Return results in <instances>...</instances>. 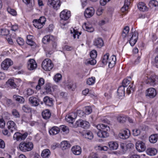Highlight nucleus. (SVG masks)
Wrapping results in <instances>:
<instances>
[{"instance_id": "obj_48", "label": "nucleus", "mask_w": 158, "mask_h": 158, "mask_svg": "<svg viewBox=\"0 0 158 158\" xmlns=\"http://www.w3.org/2000/svg\"><path fill=\"white\" fill-rule=\"evenodd\" d=\"M9 34V31L6 29H1L0 31V35H7Z\"/></svg>"}, {"instance_id": "obj_29", "label": "nucleus", "mask_w": 158, "mask_h": 158, "mask_svg": "<svg viewBox=\"0 0 158 158\" xmlns=\"http://www.w3.org/2000/svg\"><path fill=\"white\" fill-rule=\"evenodd\" d=\"M60 131V129L57 127H53L49 131L50 135H54L57 134Z\"/></svg>"}, {"instance_id": "obj_32", "label": "nucleus", "mask_w": 158, "mask_h": 158, "mask_svg": "<svg viewBox=\"0 0 158 158\" xmlns=\"http://www.w3.org/2000/svg\"><path fill=\"white\" fill-rule=\"evenodd\" d=\"M53 38L52 35H48L44 36L42 39V41L44 44H47Z\"/></svg>"}, {"instance_id": "obj_33", "label": "nucleus", "mask_w": 158, "mask_h": 158, "mask_svg": "<svg viewBox=\"0 0 158 158\" xmlns=\"http://www.w3.org/2000/svg\"><path fill=\"white\" fill-rule=\"evenodd\" d=\"M146 152L148 155L153 156L156 155L157 154V151L156 149L154 148H151L148 149Z\"/></svg>"}, {"instance_id": "obj_31", "label": "nucleus", "mask_w": 158, "mask_h": 158, "mask_svg": "<svg viewBox=\"0 0 158 158\" xmlns=\"http://www.w3.org/2000/svg\"><path fill=\"white\" fill-rule=\"evenodd\" d=\"M60 147L62 150H64L70 148L71 145L68 141H64L61 142Z\"/></svg>"}, {"instance_id": "obj_50", "label": "nucleus", "mask_w": 158, "mask_h": 158, "mask_svg": "<svg viewBox=\"0 0 158 158\" xmlns=\"http://www.w3.org/2000/svg\"><path fill=\"white\" fill-rule=\"evenodd\" d=\"M62 78V75L60 73L56 74L54 76V80L56 82H59Z\"/></svg>"}, {"instance_id": "obj_63", "label": "nucleus", "mask_w": 158, "mask_h": 158, "mask_svg": "<svg viewBox=\"0 0 158 158\" xmlns=\"http://www.w3.org/2000/svg\"><path fill=\"white\" fill-rule=\"evenodd\" d=\"M17 42L20 45H22L24 44V41L21 38H19L17 40Z\"/></svg>"}, {"instance_id": "obj_46", "label": "nucleus", "mask_w": 158, "mask_h": 158, "mask_svg": "<svg viewBox=\"0 0 158 158\" xmlns=\"http://www.w3.org/2000/svg\"><path fill=\"white\" fill-rule=\"evenodd\" d=\"M95 78L94 77H92L88 78L87 81V84L89 85L94 84L95 82Z\"/></svg>"}, {"instance_id": "obj_41", "label": "nucleus", "mask_w": 158, "mask_h": 158, "mask_svg": "<svg viewBox=\"0 0 158 158\" xmlns=\"http://www.w3.org/2000/svg\"><path fill=\"white\" fill-rule=\"evenodd\" d=\"M6 84L12 88L15 89L16 87V85L14 82V80L12 79H9L6 82Z\"/></svg>"}, {"instance_id": "obj_25", "label": "nucleus", "mask_w": 158, "mask_h": 158, "mask_svg": "<svg viewBox=\"0 0 158 158\" xmlns=\"http://www.w3.org/2000/svg\"><path fill=\"white\" fill-rule=\"evenodd\" d=\"M130 4V0H125L124 5L121 9V11L123 13L127 11Z\"/></svg>"}, {"instance_id": "obj_64", "label": "nucleus", "mask_w": 158, "mask_h": 158, "mask_svg": "<svg viewBox=\"0 0 158 158\" xmlns=\"http://www.w3.org/2000/svg\"><path fill=\"white\" fill-rule=\"evenodd\" d=\"M5 125V122L3 119H0V127L3 128Z\"/></svg>"}, {"instance_id": "obj_2", "label": "nucleus", "mask_w": 158, "mask_h": 158, "mask_svg": "<svg viewBox=\"0 0 158 158\" xmlns=\"http://www.w3.org/2000/svg\"><path fill=\"white\" fill-rule=\"evenodd\" d=\"M109 54L106 53L102 57V62L104 65L108 63V66L110 68H112L115 65L116 60V57L114 55H112L110 58Z\"/></svg>"}, {"instance_id": "obj_17", "label": "nucleus", "mask_w": 158, "mask_h": 158, "mask_svg": "<svg viewBox=\"0 0 158 158\" xmlns=\"http://www.w3.org/2000/svg\"><path fill=\"white\" fill-rule=\"evenodd\" d=\"M8 128L11 132L13 133V131H16L17 126L14 122L12 121H9L7 123Z\"/></svg>"}, {"instance_id": "obj_27", "label": "nucleus", "mask_w": 158, "mask_h": 158, "mask_svg": "<svg viewBox=\"0 0 158 158\" xmlns=\"http://www.w3.org/2000/svg\"><path fill=\"white\" fill-rule=\"evenodd\" d=\"M108 145L111 150H116L118 147V144L116 142L111 141L108 143Z\"/></svg>"}, {"instance_id": "obj_20", "label": "nucleus", "mask_w": 158, "mask_h": 158, "mask_svg": "<svg viewBox=\"0 0 158 158\" xmlns=\"http://www.w3.org/2000/svg\"><path fill=\"white\" fill-rule=\"evenodd\" d=\"M77 117V114L75 113H71L67 116L65 118L66 121L69 123H72L73 120Z\"/></svg>"}, {"instance_id": "obj_5", "label": "nucleus", "mask_w": 158, "mask_h": 158, "mask_svg": "<svg viewBox=\"0 0 158 158\" xmlns=\"http://www.w3.org/2000/svg\"><path fill=\"white\" fill-rule=\"evenodd\" d=\"M46 19L44 16L41 17L39 19H34L33 21V25L38 29H41L45 24Z\"/></svg>"}, {"instance_id": "obj_51", "label": "nucleus", "mask_w": 158, "mask_h": 158, "mask_svg": "<svg viewBox=\"0 0 158 158\" xmlns=\"http://www.w3.org/2000/svg\"><path fill=\"white\" fill-rule=\"evenodd\" d=\"M85 137L89 139H92L94 137L92 133L89 131L87 132L86 134L85 135Z\"/></svg>"}, {"instance_id": "obj_60", "label": "nucleus", "mask_w": 158, "mask_h": 158, "mask_svg": "<svg viewBox=\"0 0 158 158\" xmlns=\"http://www.w3.org/2000/svg\"><path fill=\"white\" fill-rule=\"evenodd\" d=\"M103 10L104 9L102 7H99L96 11L97 15L98 16L101 15L102 14Z\"/></svg>"}, {"instance_id": "obj_19", "label": "nucleus", "mask_w": 158, "mask_h": 158, "mask_svg": "<svg viewBox=\"0 0 158 158\" xmlns=\"http://www.w3.org/2000/svg\"><path fill=\"white\" fill-rule=\"evenodd\" d=\"M29 103L33 106H36L39 104V99L34 97H30L29 99Z\"/></svg>"}, {"instance_id": "obj_11", "label": "nucleus", "mask_w": 158, "mask_h": 158, "mask_svg": "<svg viewBox=\"0 0 158 158\" xmlns=\"http://www.w3.org/2000/svg\"><path fill=\"white\" fill-rule=\"evenodd\" d=\"M94 12L95 10L94 8L92 7H88L85 11L84 16L85 18H89L94 15Z\"/></svg>"}, {"instance_id": "obj_40", "label": "nucleus", "mask_w": 158, "mask_h": 158, "mask_svg": "<svg viewBox=\"0 0 158 158\" xmlns=\"http://www.w3.org/2000/svg\"><path fill=\"white\" fill-rule=\"evenodd\" d=\"M117 118L118 121L121 123H125L127 120V117L123 115H118L117 117Z\"/></svg>"}, {"instance_id": "obj_30", "label": "nucleus", "mask_w": 158, "mask_h": 158, "mask_svg": "<svg viewBox=\"0 0 158 158\" xmlns=\"http://www.w3.org/2000/svg\"><path fill=\"white\" fill-rule=\"evenodd\" d=\"M50 155V152L48 149L44 150L41 154V156L43 158H48Z\"/></svg>"}, {"instance_id": "obj_61", "label": "nucleus", "mask_w": 158, "mask_h": 158, "mask_svg": "<svg viewBox=\"0 0 158 158\" xmlns=\"http://www.w3.org/2000/svg\"><path fill=\"white\" fill-rule=\"evenodd\" d=\"M12 114L15 118H19L20 117V114L19 112L16 110H13L12 111Z\"/></svg>"}, {"instance_id": "obj_13", "label": "nucleus", "mask_w": 158, "mask_h": 158, "mask_svg": "<svg viewBox=\"0 0 158 158\" xmlns=\"http://www.w3.org/2000/svg\"><path fill=\"white\" fill-rule=\"evenodd\" d=\"M130 135L129 130L127 129L121 131L119 133L118 136L122 139H126L128 138Z\"/></svg>"}, {"instance_id": "obj_28", "label": "nucleus", "mask_w": 158, "mask_h": 158, "mask_svg": "<svg viewBox=\"0 0 158 158\" xmlns=\"http://www.w3.org/2000/svg\"><path fill=\"white\" fill-rule=\"evenodd\" d=\"M56 46L57 44L56 43L54 42L52 43V47L50 46L48 50H47L48 54H47V56H49L51 54L53 53L56 49Z\"/></svg>"}, {"instance_id": "obj_45", "label": "nucleus", "mask_w": 158, "mask_h": 158, "mask_svg": "<svg viewBox=\"0 0 158 158\" xmlns=\"http://www.w3.org/2000/svg\"><path fill=\"white\" fill-rule=\"evenodd\" d=\"M131 78L130 77H128L127 78L124 79L123 81L122 86L124 87H127L129 84L131 83Z\"/></svg>"}, {"instance_id": "obj_35", "label": "nucleus", "mask_w": 158, "mask_h": 158, "mask_svg": "<svg viewBox=\"0 0 158 158\" xmlns=\"http://www.w3.org/2000/svg\"><path fill=\"white\" fill-rule=\"evenodd\" d=\"M70 33L73 35L74 39L76 37L78 38L79 35L81 34V32H78L77 30H75L73 28H71Z\"/></svg>"}, {"instance_id": "obj_1", "label": "nucleus", "mask_w": 158, "mask_h": 158, "mask_svg": "<svg viewBox=\"0 0 158 158\" xmlns=\"http://www.w3.org/2000/svg\"><path fill=\"white\" fill-rule=\"evenodd\" d=\"M96 127L99 130L97 133L98 137L100 138H106L108 136L109 134L107 131L109 130L110 127L107 125L103 124H98L96 126Z\"/></svg>"}, {"instance_id": "obj_14", "label": "nucleus", "mask_w": 158, "mask_h": 158, "mask_svg": "<svg viewBox=\"0 0 158 158\" xmlns=\"http://www.w3.org/2000/svg\"><path fill=\"white\" fill-rule=\"evenodd\" d=\"M137 150L139 152L144 151L146 149V146L144 143L141 141H137L135 145Z\"/></svg>"}, {"instance_id": "obj_4", "label": "nucleus", "mask_w": 158, "mask_h": 158, "mask_svg": "<svg viewBox=\"0 0 158 158\" xmlns=\"http://www.w3.org/2000/svg\"><path fill=\"white\" fill-rule=\"evenodd\" d=\"M33 143L31 142H22L19 145V150L23 152H29L32 150L33 148Z\"/></svg>"}, {"instance_id": "obj_44", "label": "nucleus", "mask_w": 158, "mask_h": 158, "mask_svg": "<svg viewBox=\"0 0 158 158\" xmlns=\"http://www.w3.org/2000/svg\"><path fill=\"white\" fill-rule=\"evenodd\" d=\"M59 129L63 131V134H67L69 132V127L65 125H61Z\"/></svg>"}, {"instance_id": "obj_18", "label": "nucleus", "mask_w": 158, "mask_h": 158, "mask_svg": "<svg viewBox=\"0 0 158 158\" xmlns=\"http://www.w3.org/2000/svg\"><path fill=\"white\" fill-rule=\"evenodd\" d=\"M94 45L98 48H101L104 44L103 41L101 38L95 39L93 41Z\"/></svg>"}, {"instance_id": "obj_7", "label": "nucleus", "mask_w": 158, "mask_h": 158, "mask_svg": "<svg viewBox=\"0 0 158 158\" xmlns=\"http://www.w3.org/2000/svg\"><path fill=\"white\" fill-rule=\"evenodd\" d=\"M90 126L89 123L86 121L80 119L76 121L75 123L74 127H80L84 129L89 128Z\"/></svg>"}, {"instance_id": "obj_49", "label": "nucleus", "mask_w": 158, "mask_h": 158, "mask_svg": "<svg viewBox=\"0 0 158 158\" xmlns=\"http://www.w3.org/2000/svg\"><path fill=\"white\" fill-rule=\"evenodd\" d=\"M22 110L26 113H29L31 111V108L28 105H25L22 107Z\"/></svg>"}, {"instance_id": "obj_42", "label": "nucleus", "mask_w": 158, "mask_h": 158, "mask_svg": "<svg viewBox=\"0 0 158 158\" xmlns=\"http://www.w3.org/2000/svg\"><path fill=\"white\" fill-rule=\"evenodd\" d=\"M13 98L16 101L20 103H23L24 102V99L22 97L14 95L13 96Z\"/></svg>"}, {"instance_id": "obj_52", "label": "nucleus", "mask_w": 158, "mask_h": 158, "mask_svg": "<svg viewBox=\"0 0 158 158\" xmlns=\"http://www.w3.org/2000/svg\"><path fill=\"white\" fill-rule=\"evenodd\" d=\"M45 90L47 94H50L52 92V89L50 84H47L44 87Z\"/></svg>"}, {"instance_id": "obj_22", "label": "nucleus", "mask_w": 158, "mask_h": 158, "mask_svg": "<svg viewBox=\"0 0 158 158\" xmlns=\"http://www.w3.org/2000/svg\"><path fill=\"white\" fill-rule=\"evenodd\" d=\"M148 5L151 9L155 10L158 8V2L156 0H151L149 1Z\"/></svg>"}, {"instance_id": "obj_39", "label": "nucleus", "mask_w": 158, "mask_h": 158, "mask_svg": "<svg viewBox=\"0 0 158 158\" xmlns=\"http://www.w3.org/2000/svg\"><path fill=\"white\" fill-rule=\"evenodd\" d=\"M42 116L45 119H47L49 118L51 116V113L49 110H44L42 113Z\"/></svg>"}, {"instance_id": "obj_9", "label": "nucleus", "mask_w": 158, "mask_h": 158, "mask_svg": "<svg viewBox=\"0 0 158 158\" xmlns=\"http://www.w3.org/2000/svg\"><path fill=\"white\" fill-rule=\"evenodd\" d=\"M13 64V62L10 59L7 58L2 62L1 66L3 70H7Z\"/></svg>"}, {"instance_id": "obj_36", "label": "nucleus", "mask_w": 158, "mask_h": 158, "mask_svg": "<svg viewBox=\"0 0 158 158\" xmlns=\"http://www.w3.org/2000/svg\"><path fill=\"white\" fill-rule=\"evenodd\" d=\"M117 93L118 96L119 97L125 95L124 87L122 85L120 86L118 88Z\"/></svg>"}, {"instance_id": "obj_38", "label": "nucleus", "mask_w": 158, "mask_h": 158, "mask_svg": "<svg viewBox=\"0 0 158 158\" xmlns=\"http://www.w3.org/2000/svg\"><path fill=\"white\" fill-rule=\"evenodd\" d=\"M158 139V135L154 134L151 135L149 138L150 142L152 143H156Z\"/></svg>"}, {"instance_id": "obj_53", "label": "nucleus", "mask_w": 158, "mask_h": 158, "mask_svg": "<svg viewBox=\"0 0 158 158\" xmlns=\"http://www.w3.org/2000/svg\"><path fill=\"white\" fill-rule=\"evenodd\" d=\"M134 91L133 83H131L127 89V93L128 94L133 92Z\"/></svg>"}, {"instance_id": "obj_24", "label": "nucleus", "mask_w": 158, "mask_h": 158, "mask_svg": "<svg viewBox=\"0 0 158 158\" xmlns=\"http://www.w3.org/2000/svg\"><path fill=\"white\" fill-rule=\"evenodd\" d=\"M72 151L73 154L75 155H79L81 152V148L78 146L73 147L72 148Z\"/></svg>"}, {"instance_id": "obj_12", "label": "nucleus", "mask_w": 158, "mask_h": 158, "mask_svg": "<svg viewBox=\"0 0 158 158\" xmlns=\"http://www.w3.org/2000/svg\"><path fill=\"white\" fill-rule=\"evenodd\" d=\"M156 91L154 88H150L146 90V96L150 98H153L156 96Z\"/></svg>"}, {"instance_id": "obj_10", "label": "nucleus", "mask_w": 158, "mask_h": 158, "mask_svg": "<svg viewBox=\"0 0 158 158\" xmlns=\"http://www.w3.org/2000/svg\"><path fill=\"white\" fill-rule=\"evenodd\" d=\"M48 4L56 9L59 8L60 6L59 0H48Z\"/></svg>"}, {"instance_id": "obj_23", "label": "nucleus", "mask_w": 158, "mask_h": 158, "mask_svg": "<svg viewBox=\"0 0 158 158\" xmlns=\"http://www.w3.org/2000/svg\"><path fill=\"white\" fill-rule=\"evenodd\" d=\"M43 101L46 105L52 106L53 105L52 99L48 96H46L44 98Z\"/></svg>"}, {"instance_id": "obj_34", "label": "nucleus", "mask_w": 158, "mask_h": 158, "mask_svg": "<svg viewBox=\"0 0 158 158\" xmlns=\"http://www.w3.org/2000/svg\"><path fill=\"white\" fill-rule=\"evenodd\" d=\"M27 43L31 46H32L35 44V42L33 41V36L32 35H28L27 37Z\"/></svg>"}, {"instance_id": "obj_26", "label": "nucleus", "mask_w": 158, "mask_h": 158, "mask_svg": "<svg viewBox=\"0 0 158 158\" xmlns=\"http://www.w3.org/2000/svg\"><path fill=\"white\" fill-rule=\"evenodd\" d=\"M82 27L84 30L90 32H92L94 31V29L91 25L88 23H85L82 26Z\"/></svg>"}, {"instance_id": "obj_3", "label": "nucleus", "mask_w": 158, "mask_h": 158, "mask_svg": "<svg viewBox=\"0 0 158 158\" xmlns=\"http://www.w3.org/2000/svg\"><path fill=\"white\" fill-rule=\"evenodd\" d=\"M71 16V12L67 10H64L62 11L60 14V26L61 28L64 29L67 27V23H63V21L67 20Z\"/></svg>"}, {"instance_id": "obj_62", "label": "nucleus", "mask_w": 158, "mask_h": 158, "mask_svg": "<svg viewBox=\"0 0 158 158\" xmlns=\"http://www.w3.org/2000/svg\"><path fill=\"white\" fill-rule=\"evenodd\" d=\"M77 116H79V117H82L85 114L83 111L81 110H78L77 112V113H76Z\"/></svg>"}, {"instance_id": "obj_37", "label": "nucleus", "mask_w": 158, "mask_h": 158, "mask_svg": "<svg viewBox=\"0 0 158 158\" xmlns=\"http://www.w3.org/2000/svg\"><path fill=\"white\" fill-rule=\"evenodd\" d=\"M44 83V80L42 78H40L38 81L37 85L36 86L35 89L37 90H39L40 89L41 87Z\"/></svg>"}, {"instance_id": "obj_8", "label": "nucleus", "mask_w": 158, "mask_h": 158, "mask_svg": "<svg viewBox=\"0 0 158 158\" xmlns=\"http://www.w3.org/2000/svg\"><path fill=\"white\" fill-rule=\"evenodd\" d=\"M28 135L27 132H25L23 134H21L19 132H16L14 135L13 139L17 141L24 140L26 139Z\"/></svg>"}, {"instance_id": "obj_59", "label": "nucleus", "mask_w": 158, "mask_h": 158, "mask_svg": "<svg viewBox=\"0 0 158 158\" xmlns=\"http://www.w3.org/2000/svg\"><path fill=\"white\" fill-rule=\"evenodd\" d=\"M133 134L135 136H137L140 133V130L139 129H135L133 130Z\"/></svg>"}, {"instance_id": "obj_57", "label": "nucleus", "mask_w": 158, "mask_h": 158, "mask_svg": "<svg viewBox=\"0 0 158 158\" xmlns=\"http://www.w3.org/2000/svg\"><path fill=\"white\" fill-rule=\"evenodd\" d=\"M7 11L9 13L12 15L15 16L17 14V13L16 11L10 8H8L7 9Z\"/></svg>"}, {"instance_id": "obj_55", "label": "nucleus", "mask_w": 158, "mask_h": 158, "mask_svg": "<svg viewBox=\"0 0 158 158\" xmlns=\"http://www.w3.org/2000/svg\"><path fill=\"white\" fill-rule=\"evenodd\" d=\"M92 112V109L90 106L85 107V114L88 115L90 114Z\"/></svg>"}, {"instance_id": "obj_56", "label": "nucleus", "mask_w": 158, "mask_h": 158, "mask_svg": "<svg viewBox=\"0 0 158 158\" xmlns=\"http://www.w3.org/2000/svg\"><path fill=\"white\" fill-rule=\"evenodd\" d=\"M97 52L95 50H93L90 52V55L91 58L95 59L97 56Z\"/></svg>"}, {"instance_id": "obj_21", "label": "nucleus", "mask_w": 158, "mask_h": 158, "mask_svg": "<svg viewBox=\"0 0 158 158\" xmlns=\"http://www.w3.org/2000/svg\"><path fill=\"white\" fill-rule=\"evenodd\" d=\"M138 9L140 11H146L148 10V8L145 4L143 2H139L137 5Z\"/></svg>"}, {"instance_id": "obj_47", "label": "nucleus", "mask_w": 158, "mask_h": 158, "mask_svg": "<svg viewBox=\"0 0 158 158\" xmlns=\"http://www.w3.org/2000/svg\"><path fill=\"white\" fill-rule=\"evenodd\" d=\"M129 31V28L128 26L125 27L123 31L122 35L123 37H125L128 33Z\"/></svg>"}, {"instance_id": "obj_58", "label": "nucleus", "mask_w": 158, "mask_h": 158, "mask_svg": "<svg viewBox=\"0 0 158 158\" xmlns=\"http://www.w3.org/2000/svg\"><path fill=\"white\" fill-rule=\"evenodd\" d=\"M96 61L95 59L91 58L87 61L86 64L91 65H94L96 64Z\"/></svg>"}, {"instance_id": "obj_54", "label": "nucleus", "mask_w": 158, "mask_h": 158, "mask_svg": "<svg viewBox=\"0 0 158 158\" xmlns=\"http://www.w3.org/2000/svg\"><path fill=\"white\" fill-rule=\"evenodd\" d=\"M23 1L24 3L29 7L34 5V4H32L33 0H23Z\"/></svg>"}, {"instance_id": "obj_6", "label": "nucleus", "mask_w": 158, "mask_h": 158, "mask_svg": "<svg viewBox=\"0 0 158 158\" xmlns=\"http://www.w3.org/2000/svg\"><path fill=\"white\" fill-rule=\"evenodd\" d=\"M42 66L45 71H50L53 67V64L52 61L49 59H45L42 62Z\"/></svg>"}, {"instance_id": "obj_15", "label": "nucleus", "mask_w": 158, "mask_h": 158, "mask_svg": "<svg viewBox=\"0 0 158 158\" xmlns=\"http://www.w3.org/2000/svg\"><path fill=\"white\" fill-rule=\"evenodd\" d=\"M132 36L129 40V43L131 46H133L136 43L138 37V34L137 31L132 33Z\"/></svg>"}, {"instance_id": "obj_43", "label": "nucleus", "mask_w": 158, "mask_h": 158, "mask_svg": "<svg viewBox=\"0 0 158 158\" xmlns=\"http://www.w3.org/2000/svg\"><path fill=\"white\" fill-rule=\"evenodd\" d=\"M23 93L26 96H30L34 93V91L30 88L24 90Z\"/></svg>"}, {"instance_id": "obj_16", "label": "nucleus", "mask_w": 158, "mask_h": 158, "mask_svg": "<svg viewBox=\"0 0 158 158\" xmlns=\"http://www.w3.org/2000/svg\"><path fill=\"white\" fill-rule=\"evenodd\" d=\"M37 67V64L35 60L33 59L29 60L27 63V68L29 70H33Z\"/></svg>"}]
</instances>
